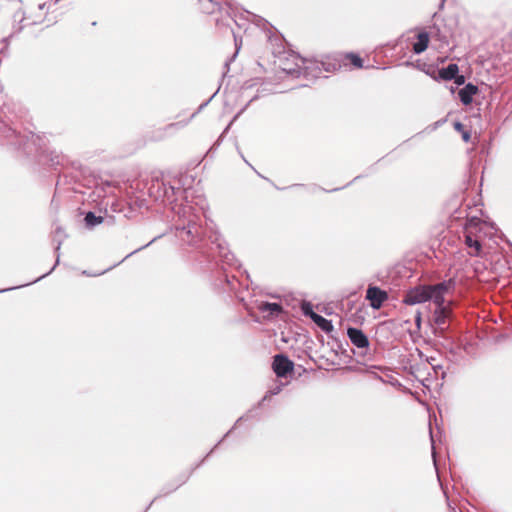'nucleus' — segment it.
<instances>
[{
	"label": "nucleus",
	"mask_w": 512,
	"mask_h": 512,
	"mask_svg": "<svg viewBox=\"0 0 512 512\" xmlns=\"http://www.w3.org/2000/svg\"><path fill=\"white\" fill-rule=\"evenodd\" d=\"M482 238V226L479 223H469L465 227V244L470 248L468 251L470 256H481Z\"/></svg>",
	"instance_id": "1"
},
{
	"label": "nucleus",
	"mask_w": 512,
	"mask_h": 512,
	"mask_svg": "<svg viewBox=\"0 0 512 512\" xmlns=\"http://www.w3.org/2000/svg\"><path fill=\"white\" fill-rule=\"evenodd\" d=\"M454 288L452 280L444 281L430 286V300L433 301L436 308L451 307L452 301H446L445 296Z\"/></svg>",
	"instance_id": "2"
},
{
	"label": "nucleus",
	"mask_w": 512,
	"mask_h": 512,
	"mask_svg": "<svg viewBox=\"0 0 512 512\" xmlns=\"http://www.w3.org/2000/svg\"><path fill=\"white\" fill-rule=\"evenodd\" d=\"M430 286L431 285H419L410 289L406 293L403 302L407 305H415L429 301L431 298Z\"/></svg>",
	"instance_id": "3"
},
{
	"label": "nucleus",
	"mask_w": 512,
	"mask_h": 512,
	"mask_svg": "<svg viewBox=\"0 0 512 512\" xmlns=\"http://www.w3.org/2000/svg\"><path fill=\"white\" fill-rule=\"evenodd\" d=\"M272 369L277 377L283 378L294 370V363L285 355L277 354L273 357Z\"/></svg>",
	"instance_id": "4"
},
{
	"label": "nucleus",
	"mask_w": 512,
	"mask_h": 512,
	"mask_svg": "<svg viewBox=\"0 0 512 512\" xmlns=\"http://www.w3.org/2000/svg\"><path fill=\"white\" fill-rule=\"evenodd\" d=\"M366 299L370 302L372 308L380 309L383 303L388 299V294L379 287L369 286L366 291Z\"/></svg>",
	"instance_id": "5"
},
{
	"label": "nucleus",
	"mask_w": 512,
	"mask_h": 512,
	"mask_svg": "<svg viewBox=\"0 0 512 512\" xmlns=\"http://www.w3.org/2000/svg\"><path fill=\"white\" fill-rule=\"evenodd\" d=\"M452 315L451 307L435 308L433 321L441 334L448 328V322Z\"/></svg>",
	"instance_id": "6"
},
{
	"label": "nucleus",
	"mask_w": 512,
	"mask_h": 512,
	"mask_svg": "<svg viewBox=\"0 0 512 512\" xmlns=\"http://www.w3.org/2000/svg\"><path fill=\"white\" fill-rule=\"evenodd\" d=\"M347 335L350 341L358 348H366L369 346L367 336L357 328H348Z\"/></svg>",
	"instance_id": "7"
},
{
	"label": "nucleus",
	"mask_w": 512,
	"mask_h": 512,
	"mask_svg": "<svg viewBox=\"0 0 512 512\" xmlns=\"http://www.w3.org/2000/svg\"><path fill=\"white\" fill-rule=\"evenodd\" d=\"M305 314L309 315L311 319L317 324V326L320 327L323 331L331 332L333 330V325L331 321L313 312L311 309L305 310Z\"/></svg>",
	"instance_id": "8"
},
{
	"label": "nucleus",
	"mask_w": 512,
	"mask_h": 512,
	"mask_svg": "<svg viewBox=\"0 0 512 512\" xmlns=\"http://www.w3.org/2000/svg\"><path fill=\"white\" fill-rule=\"evenodd\" d=\"M478 92V87L468 83L463 89L459 91V98L464 105H469L472 102V98Z\"/></svg>",
	"instance_id": "9"
},
{
	"label": "nucleus",
	"mask_w": 512,
	"mask_h": 512,
	"mask_svg": "<svg viewBox=\"0 0 512 512\" xmlns=\"http://www.w3.org/2000/svg\"><path fill=\"white\" fill-rule=\"evenodd\" d=\"M429 44V35L426 32H420L417 35V42L413 44V51L416 54L424 52Z\"/></svg>",
	"instance_id": "10"
},
{
	"label": "nucleus",
	"mask_w": 512,
	"mask_h": 512,
	"mask_svg": "<svg viewBox=\"0 0 512 512\" xmlns=\"http://www.w3.org/2000/svg\"><path fill=\"white\" fill-rule=\"evenodd\" d=\"M459 72L457 64H449L446 68L439 70V78L445 81L452 80Z\"/></svg>",
	"instance_id": "11"
},
{
	"label": "nucleus",
	"mask_w": 512,
	"mask_h": 512,
	"mask_svg": "<svg viewBox=\"0 0 512 512\" xmlns=\"http://www.w3.org/2000/svg\"><path fill=\"white\" fill-rule=\"evenodd\" d=\"M258 310L268 315H275L282 311V307L278 303L261 302L258 305Z\"/></svg>",
	"instance_id": "12"
},
{
	"label": "nucleus",
	"mask_w": 512,
	"mask_h": 512,
	"mask_svg": "<svg viewBox=\"0 0 512 512\" xmlns=\"http://www.w3.org/2000/svg\"><path fill=\"white\" fill-rule=\"evenodd\" d=\"M344 59L349 61V64H351L353 67L360 69L363 67V60L359 57V55L355 53H347L344 56Z\"/></svg>",
	"instance_id": "13"
},
{
	"label": "nucleus",
	"mask_w": 512,
	"mask_h": 512,
	"mask_svg": "<svg viewBox=\"0 0 512 512\" xmlns=\"http://www.w3.org/2000/svg\"><path fill=\"white\" fill-rule=\"evenodd\" d=\"M86 225L89 227L101 224L104 220L102 216H96L93 212H88L84 218Z\"/></svg>",
	"instance_id": "14"
},
{
	"label": "nucleus",
	"mask_w": 512,
	"mask_h": 512,
	"mask_svg": "<svg viewBox=\"0 0 512 512\" xmlns=\"http://www.w3.org/2000/svg\"><path fill=\"white\" fill-rule=\"evenodd\" d=\"M454 129L459 132L462 136V139L464 142H469L471 138V134L468 130L465 129V126L461 122H454L453 124Z\"/></svg>",
	"instance_id": "15"
},
{
	"label": "nucleus",
	"mask_w": 512,
	"mask_h": 512,
	"mask_svg": "<svg viewBox=\"0 0 512 512\" xmlns=\"http://www.w3.org/2000/svg\"><path fill=\"white\" fill-rule=\"evenodd\" d=\"M453 79L455 81V84L459 86L465 83V77L463 75L456 74V76Z\"/></svg>",
	"instance_id": "16"
},
{
	"label": "nucleus",
	"mask_w": 512,
	"mask_h": 512,
	"mask_svg": "<svg viewBox=\"0 0 512 512\" xmlns=\"http://www.w3.org/2000/svg\"><path fill=\"white\" fill-rule=\"evenodd\" d=\"M421 320H422L421 312L418 311L415 315V324L418 329H420V327H421Z\"/></svg>",
	"instance_id": "17"
},
{
	"label": "nucleus",
	"mask_w": 512,
	"mask_h": 512,
	"mask_svg": "<svg viewBox=\"0 0 512 512\" xmlns=\"http://www.w3.org/2000/svg\"><path fill=\"white\" fill-rule=\"evenodd\" d=\"M45 4L39 5V9H44Z\"/></svg>",
	"instance_id": "18"
},
{
	"label": "nucleus",
	"mask_w": 512,
	"mask_h": 512,
	"mask_svg": "<svg viewBox=\"0 0 512 512\" xmlns=\"http://www.w3.org/2000/svg\"><path fill=\"white\" fill-rule=\"evenodd\" d=\"M206 1L209 2V3H212V0H206Z\"/></svg>",
	"instance_id": "19"
}]
</instances>
